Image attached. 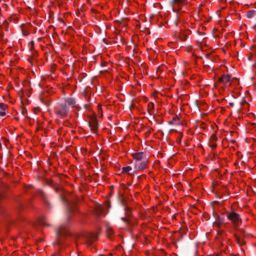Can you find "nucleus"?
I'll list each match as a JSON object with an SVG mask.
<instances>
[{"label":"nucleus","mask_w":256,"mask_h":256,"mask_svg":"<svg viewBox=\"0 0 256 256\" xmlns=\"http://www.w3.org/2000/svg\"><path fill=\"white\" fill-rule=\"evenodd\" d=\"M8 108V106L6 104H4V103H0V116H4L6 115L5 110Z\"/></svg>","instance_id":"nucleus-16"},{"label":"nucleus","mask_w":256,"mask_h":256,"mask_svg":"<svg viewBox=\"0 0 256 256\" xmlns=\"http://www.w3.org/2000/svg\"><path fill=\"white\" fill-rule=\"evenodd\" d=\"M58 20H59L60 22H63V20H62V18H58Z\"/></svg>","instance_id":"nucleus-36"},{"label":"nucleus","mask_w":256,"mask_h":256,"mask_svg":"<svg viewBox=\"0 0 256 256\" xmlns=\"http://www.w3.org/2000/svg\"><path fill=\"white\" fill-rule=\"evenodd\" d=\"M110 206L111 204L110 199L105 201V204L104 205L97 204L95 206V214L99 216L100 214H106V211H109Z\"/></svg>","instance_id":"nucleus-4"},{"label":"nucleus","mask_w":256,"mask_h":256,"mask_svg":"<svg viewBox=\"0 0 256 256\" xmlns=\"http://www.w3.org/2000/svg\"><path fill=\"white\" fill-rule=\"evenodd\" d=\"M82 236L86 240L88 246H90L96 240L97 236L94 234L85 233L83 234Z\"/></svg>","instance_id":"nucleus-9"},{"label":"nucleus","mask_w":256,"mask_h":256,"mask_svg":"<svg viewBox=\"0 0 256 256\" xmlns=\"http://www.w3.org/2000/svg\"><path fill=\"white\" fill-rule=\"evenodd\" d=\"M212 144H211V146H211L212 148V149H214V148H216V143H214V142H212Z\"/></svg>","instance_id":"nucleus-26"},{"label":"nucleus","mask_w":256,"mask_h":256,"mask_svg":"<svg viewBox=\"0 0 256 256\" xmlns=\"http://www.w3.org/2000/svg\"><path fill=\"white\" fill-rule=\"evenodd\" d=\"M60 108L56 112V114L61 117H64L67 115L68 111V108L66 104H61L60 105Z\"/></svg>","instance_id":"nucleus-10"},{"label":"nucleus","mask_w":256,"mask_h":256,"mask_svg":"<svg viewBox=\"0 0 256 256\" xmlns=\"http://www.w3.org/2000/svg\"><path fill=\"white\" fill-rule=\"evenodd\" d=\"M119 202L121 203L122 205L124 206L125 210V214L127 218H122V220L126 222L128 224H130V220L129 219L130 216H132V210L131 208L128 206L126 204V201L122 195H119L118 198Z\"/></svg>","instance_id":"nucleus-3"},{"label":"nucleus","mask_w":256,"mask_h":256,"mask_svg":"<svg viewBox=\"0 0 256 256\" xmlns=\"http://www.w3.org/2000/svg\"><path fill=\"white\" fill-rule=\"evenodd\" d=\"M186 4V0H173L172 6L174 10L180 8V6Z\"/></svg>","instance_id":"nucleus-12"},{"label":"nucleus","mask_w":256,"mask_h":256,"mask_svg":"<svg viewBox=\"0 0 256 256\" xmlns=\"http://www.w3.org/2000/svg\"><path fill=\"white\" fill-rule=\"evenodd\" d=\"M216 213L215 212H214V210H213V212H212V215L213 216L216 218Z\"/></svg>","instance_id":"nucleus-32"},{"label":"nucleus","mask_w":256,"mask_h":256,"mask_svg":"<svg viewBox=\"0 0 256 256\" xmlns=\"http://www.w3.org/2000/svg\"><path fill=\"white\" fill-rule=\"evenodd\" d=\"M228 218L234 224L235 227L238 226L242 222V219L238 214L232 211L230 212L227 216Z\"/></svg>","instance_id":"nucleus-5"},{"label":"nucleus","mask_w":256,"mask_h":256,"mask_svg":"<svg viewBox=\"0 0 256 256\" xmlns=\"http://www.w3.org/2000/svg\"><path fill=\"white\" fill-rule=\"evenodd\" d=\"M229 104L230 106H231V107H233L234 106V103L232 102H230L229 103Z\"/></svg>","instance_id":"nucleus-27"},{"label":"nucleus","mask_w":256,"mask_h":256,"mask_svg":"<svg viewBox=\"0 0 256 256\" xmlns=\"http://www.w3.org/2000/svg\"><path fill=\"white\" fill-rule=\"evenodd\" d=\"M256 14V11L254 10H249L246 13V16L248 18H252L255 16Z\"/></svg>","instance_id":"nucleus-20"},{"label":"nucleus","mask_w":256,"mask_h":256,"mask_svg":"<svg viewBox=\"0 0 256 256\" xmlns=\"http://www.w3.org/2000/svg\"><path fill=\"white\" fill-rule=\"evenodd\" d=\"M231 76L230 75L224 74L218 78V82L223 84H226L230 80Z\"/></svg>","instance_id":"nucleus-13"},{"label":"nucleus","mask_w":256,"mask_h":256,"mask_svg":"<svg viewBox=\"0 0 256 256\" xmlns=\"http://www.w3.org/2000/svg\"><path fill=\"white\" fill-rule=\"evenodd\" d=\"M131 170H132V168L130 166H126V167H124L122 168L123 172H129Z\"/></svg>","instance_id":"nucleus-22"},{"label":"nucleus","mask_w":256,"mask_h":256,"mask_svg":"<svg viewBox=\"0 0 256 256\" xmlns=\"http://www.w3.org/2000/svg\"><path fill=\"white\" fill-rule=\"evenodd\" d=\"M64 104H66V106L68 107V106H74L76 102L74 99L68 98L65 100V102Z\"/></svg>","instance_id":"nucleus-18"},{"label":"nucleus","mask_w":256,"mask_h":256,"mask_svg":"<svg viewBox=\"0 0 256 256\" xmlns=\"http://www.w3.org/2000/svg\"><path fill=\"white\" fill-rule=\"evenodd\" d=\"M38 194L42 198V200H44V202L48 206H50V204L46 196V194L43 191L39 190L38 192Z\"/></svg>","instance_id":"nucleus-14"},{"label":"nucleus","mask_w":256,"mask_h":256,"mask_svg":"<svg viewBox=\"0 0 256 256\" xmlns=\"http://www.w3.org/2000/svg\"><path fill=\"white\" fill-rule=\"evenodd\" d=\"M152 118H153L154 120L157 122V123H158V124H161V122H160V121H158V122L157 120H156L154 119V116L152 117Z\"/></svg>","instance_id":"nucleus-30"},{"label":"nucleus","mask_w":256,"mask_h":256,"mask_svg":"<svg viewBox=\"0 0 256 256\" xmlns=\"http://www.w3.org/2000/svg\"><path fill=\"white\" fill-rule=\"evenodd\" d=\"M174 25H175L176 26H178V22H177L176 21V22H174Z\"/></svg>","instance_id":"nucleus-34"},{"label":"nucleus","mask_w":256,"mask_h":256,"mask_svg":"<svg viewBox=\"0 0 256 256\" xmlns=\"http://www.w3.org/2000/svg\"><path fill=\"white\" fill-rule=\"evenodd\" d=\"M217 137L216 134H212L210 137V140L212 142H214L217 140Z\"/></svg>","instance_id":"nucleus-25"},{"label":"nucleus","mask_w":256,"mask_h":256,"mask_svg":"<svg viewBox=\"0 0 256 256\" xmlns=\"http://www.w3.org/2000/svg\"><path fill=\"white\" fill-rule=\"evenodd\" d=\"M147 160L136 164V168L138 170H142L146 168L147 164Z\"/></svg>","instance_id":"nucleus-15"},{"label":"nucleus","mask_w":256,"mask_h":256,"mask_svg":"<svg viewBox=\"0 0 256 256\" xmlns=\"http://www.w3.org/2000/svg\"><path fill=\"white\" fill-rule=\"evenodd\" d=\"M173 120H172L170 121V122H168V123H169V124H173V123H174Z\"/></svg>","instance_id":"nucleus-31"},{"label":"nucleus","mask_w":256,"mask_h":256,"mask_svg":"<svg viewBox=\"0 0 256 256\" xmlns=\"http://www.w3.org/2000/svg\"><path fill=\"white\" fill-rule=\"evenodd\" d=\"M206 58H208V55H206Z\"/></svg>","instance_id":"nucleus-39"},{"label":"nucleus","mask_w":256,"mask_h":256,"mask_svg":"<svg viewBox=\"0 0 256 256\" xmlns=\"http://www.w3.org/2000/svg\"><path fill=\"white\" fill-rule=\"evenodd\" d=\"M116 144H112V146H113V148H115V146H116Z\"/></svg>","instance_id":"nucleus-37"},{"label":"nucleus","mask_w":256,"mask_h":256,"mask_svg":"<svg viewBox=\"0 0 256 256\" xmlns=\"http://www.w3.org/2000/svg\"><path fill=\"white\" fill-rule=\"evenodd\" d=\"M4 186L5 188H7L8 186H7V184H4Z\"/></svg>","instance_id":"nucleus-35"},{"label":"nucleus","mask_w":256,"mask_h":256,"mask_svg":"<svg viewBox=\"0 0 256 256\" xmlns=\"http://www.w3.org/2000/svg\"><path fill=\"white\" fill-rule=\"evenodd\" d=\"M98 114H100V116H102L103 112H106L108 115V117L110 118V113L111 112V106L109 104L108 102H106L102 107L100 105H98Z\"/></svg>","instance_id":"nucleus-6"},{"label":"nucleus","mask_w":256,"mask_h":256,"mask_svg":"<svg viewBox=\"0 0 256 256\" xmlns=\"http://www.w3.org/2000/svg\"><path fill=\"white\" fill-rule=\"evenodd\" d=\"M88 126L92 131L96 132L98 128V123L95 116H90L89 117Z\"/></svg>","instance_id":"nucleus-8"},{"label":"nucleus","mask_w":256,"mask_h":256,"mask_svg":"<svg viewBox=\"0 0 256 256\" xmlns=\"http://www.w3.org/2000/svg\"><path fill=\"white\" fill-rule=\"evenodd\" d=\"M103 40H104V42L106 44H107V43H108V40H107L104 39Z\"/></svg>","instance_id":"nucleus-33"},{"label":"nucleus","mask_w":256,"mask_h":256,"mask_svg":"<svg viewBox=\"0 0 256 256\" xmlns=\"http://www.w3.org/2000/svg\"><path fill=\"white\" fill-rule=\"evenodd\" d=\"M152 118H153L154 120L157 122V123H158V124H161V122H160V121H158V122L157 120H156L154 119V116L152 117Z\"/></svg>","instance_id":"nucleus-29"},{"label":"nucleus","mask_w":256,"mask_h":256,"mask_svg":"<svg viewBox=\"0 0 256 256\" xmlns=\"http://www.w3.org/2000/svg\"><path fill=\"white\" fill-rule=\"evenodd\" d=\"M4 36V34L3 32H0V38H2Z\"/></svg>","instance_id":"nucleus-28"},{"label":"nucleus","mask_w":256,"mask_h":256,"mask_svg":"<svg viewBox=\"0 0 256 256\" xmlns=\"http://www.w3.org/2000/svg\"><path fill=\"white\" fill-rule=\"evenodd\" d=\"M238 234H234L235 240L239 246H242L245 244L246 242L242 240L245 236V231L242 228H236Z\"/></svg>","instance_id":"nucleus-7"},{"label":"nucleus","mask_w":256,"mask_h":256,"mask_svg":"<svg viewBox=\"0 0 256 256\" xmlns=\"http://www.w3.org/2000/svg\"><path fill=\"white\" fill-rule=\"evenodd\" d=\"M4 197V194L2 192H0V200ZM4 212L3 208L0 205V213H2Z\"/></svg>","instance_id":"nucleus-24"},{"label":"nucleus","mask_w":256,"mask_h":256,"mask_svg":"<svg viewBox=\"0 0 256 256\" xmlns=\"http://www.w3.org/2000/svg\"><path fill=\"white\" fill-rule=\"evenodd\" d=\"M114 34H116V40L114 41L113 40V48L115 46L118 48L120 46V44H122V36L120 34H118L117 32L113 31V39L115 38L114 36Z\"/></svg>","instance_id":"nucleus-11"},{"label":"nucleus","mask_w":256,"mask_h":256,"mask_svg":"<svg viewBox=\"0 0 256 256\" xmlns=\"http://www.w3.org/2000/svg\"><path fill=\"white\" fill-rule=\"evenodd\" d=\"M62 200L66 202L67 211L68 213L72 212L76 209V204L78 198L76 196L68 194L66 196H61Z\"/></svg>","instance_id":"nucleus-1"},{"label":"nucleus","mask_w":256,"mask_h":256,"mask_svg":"<svg viewBox=\"0 0 256 256\" xmlns=\"http://www.w3.org/2000/svg\"><path fill=\"white\" fill-rule=\"evenodd\" d=\"M148 109L149 112L154 109V104L153 102H150L148 104Z\"/></svg>","instance_id":"nucleus-23"},{"label":"nucleus","mask_w":256,"mask_h":256,"mask_svg":"<svg viewBox=\"0 0 256 256\" xmlns=\"http://www.w3.org/2000/svg\"><path fill=\"white\" fill-rule=\"evenodd\" d=\"M38 224L43 226H48L46 221V218L44 216L41 217L38 220Z\"/></svg>","instance_id":"nucleus-21"},{"label":"nucleus","mask_w":256,"mask_h":256,"mask_svg":"<svg viewBox=\"0 0 256 256\" xmlns=\"http://www.w3.org/2000/svg\"><path fill=\"white\" fill-rule=\"evenodd\" d=\"M214 202V204H218V202H217V201H216V202Z\"/></svg>","instance_id":"nucleus-38"},{"label":"nucleus","mask_w":256,"mask_h":256,"mask_svg":"<svg viewBox=\"0 0 256 256\" xmlns=\"http://www.w3.org/2000/svg\"><path fill=\"white\" fill-rule=\"evenodd\" d=\"M134 158L136 160H140L144 158V153L143 152H136L132 154Z\"/></svg>","instance_id":"nucleus-17"},{"label":"nucleus","mask_w":256,"mask_h":256,"mask_svg":"<svg viewBox=\"0 0 256 256\" xmlns=\"http://www.w3.org/2000/svg\"><path fill=\"white\" fill-rule=\"evenodd\" d=\"M56 236L55 242H54V246H58V251L60 252L62 248V237L66 236L68 234L66 230V226L62 225L56 231Z\"/></svg>","instance_id":"nucleus-2"},{"label":"nucleus","mask_w":256,"mask_h":256,"mask_svg":"<svg viewBox=\"0 0 256 256\" xmlns=\"http://www.w3.org/2000/svg\"><path fill=\"white\" fill-rule=\"evenodd\" d=\"M106 235L108 237L110 238H111L112 237V229L110 226V224H108L106 226Z\"/></svg>","instance_id":"nucleus-19"}]
</instances>
